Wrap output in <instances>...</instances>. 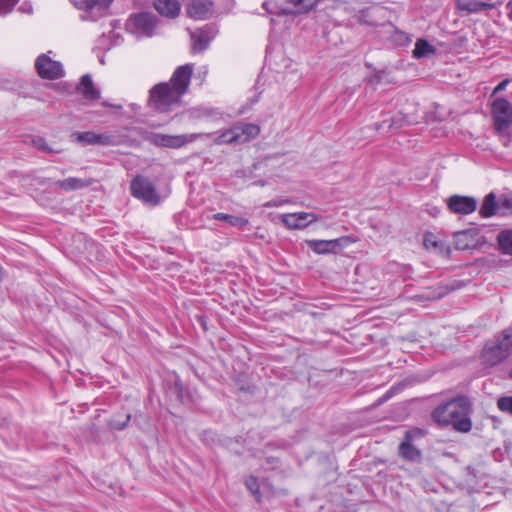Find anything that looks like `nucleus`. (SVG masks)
Wrapping results in <instances>:
<instances>
[{"instance_id":"obj_18","label":"nucleus","mask_w":512,"mask_h":512,"mask_svg":"<svg viewBox=\"0 0 512 512\" xmlns=\"http://www.w3.org/2000/svg\"><path fill=\"white\" fill-rule=\"evenodd\" d=\"M318 219L316 214L309 212L289 213L281 216L282 223L288 229H304Z\"/></svg>"},{"instance_id":"obj_37","label":"nucleus","mask_w":512,"mask_h":512,"mask_svg":"<svg viewBox=\"0 0 512 512\" xmlns=\"http://www.w3.org/2000/svg\"><path fill=\"white\" fill-rule=\"evenodd\" d=\"M18 1L19 0H0V15L11 12Z\"/></svg>"},{"instance_id":"obj_1","label":"nucleus","mask_w":512,"mask_h":512,"mask_svg":"<svg viewBox=\"0 0 512 512\" xmlns=\"http://www.w3.org/2000/svg\"><path fill=\"white\" fill-rule=\"evenodd\" d=\"M473 405L466 395H457L439 404L431 412V419L439 427H452L458 433H469L473 422Z\"/></svg>"},{"instance_id":"obj_31","label":"nucleus","mask_w":512,"mask_h":512,"mask_svg":"<svg viewBox=\"0 0 512 512\" xmlns=\"http://www.w3.org/2000/svg\"><path fill=\"white\" fill-rule=\"evenodd\" d=\"M235 134L236 133L234 132V128L232 126L230 129H227L226 131H224L221 134H219L215 138L214 142L217 145L237 144V142H239V139L237 138V136Z\"/></svg>"},{"instance_id":"obj_44","label":"nucleus","mask_w":512,"mask_h":512,"mask_svg":"<svg viewBox=\"0 0 512 512\" xmlns=\"http://www.w3.org/2000/svg\"><path fill=\"white\" fill-rule=\"evenodd\" d=\"M398 36H399L398 41H399L400 43H402V44H404V43H408V42H410V41H411V40H410V38H409V36H408V35H406L405 33H402V32H401V33H399V35H398Z\"/></svg>"},{"instance_id":"obj_3","label":"nucleus","mask_w":512,"mask_h":512,"mask_svg":"<svg viewBox=\"0 0 512 512\" xmlns=\"http://www.w3.org/2000/svg\"><path fill=\"white\" fill-rule=\"evenodd\" d=\"M181 96L171 88L170 83L161 82L154 85L149 91L148 105L153 110L165 113L181 102Z\"/></svg>"},{"instance_id":"obj_48","label":"nucleus","mask_w":512,"mask_h":512,"mask_svg":"<svg viewBox=\"0 0 512 512\" xmlns=\"http://www.w3.org/2000/svg\"><path fill=\"white\" fill-rule=\"evenodd\" d=\"M285 201H273V202H269L266 204L267 207H273V206H278L282 203H284Z\"/></svg>"},{"instance_id":"obj_30","label":"nucleus","mask_w":512,"mask_h":512,"mask_svg":"<svg viewBox=\"0 0 512 512\" xmlns=\"http://www.w3.org/2000/svg\"><path fill=\"white\" fill-rule=\"evenodd\" d=\"M244 484L246 488L253 494L257 502H261L262 495L257 477L249 475L245 478Z\"/></svg>"},{"instance_id":"obj_14","label":"nucleus","mask_w":512,"mask_h":512,"mask_svg":"<svg viewBox=\"0 0 512 512\" xmlns=\"http://www.w3.org/2000/svg\"><path fill=\"white\" fill-rule=\"evenodd\" d=\"M216 34V27L208 24L193 31L190 34L192 41V51L194 53H201L205 51L208 48L210 42L215 38Z\"/></svg>"},{"instance_id":"obj_4","label":"nucleus","mask_w":512,"mask_h":512,"mask_svg":"<svg viewBox=\"0 0 512 512\" xmlns=\"http://www.w3.org/2000/svg\"><path fill=\"white\" fill-rule=\"evenodd\" d=\"M427 435V430L414 427L404 433V437L398 446V455L405 461L421 463L423 460L422 451L413 442Z\"/></svg>"},{"instance_id":"obj_27","label":"nucleus","mask_w":512,"mask_h":512,"mask_svg":"<svg viewBox=\"0 0 512 512\" xmlns=\"http://www.w3.org/2000/svg\"><path fill=\"white\" fill-rule=\"evenodd\" d=\"M436 53L435 47L430 44L426 39H417L412 56L416 59L426 58Z\"/></svg>"},{"instance_id":"obj_15","label":"nucleus","mask_w":512,"mask_h":512,"mask_svg":"<svg viewBox=\"0 0 512 512\" xmlns=\"http://www.w3.org/2000/svg\"><path fill=\"white\" fill-rule=\"evenodd\" d=\"M446 205L454 214L468 215L477 209V200L472 196L454 194L446 199Z\"/></svg>"},{"instance_id":"obj_40","label":"nucleus","mask_w":512,"mask_h":512,"mask_svg":"<svg viewBox=\"0 0 512 512\" xmlns=\"http://www.w3.org/2000/svg\"><path fill=\"white\" fill-rule=\"evenodd\" d=\"M510 83V79L506 78L504 80H502L495 88L494 90L492 91V95L491 96H494L502 91H504L507 87V85Z\"/></svg>"},{"instance_id":"obj_2","label":"nucleus","mask_w":512,"mask_h":512,"mask_svg":"<svg viewBox=\"0 0 512 512\" xmlns=\"http://www.w3.org/2000/svg\"><path fill=\"white\" fill-rule=\"evenodd\" d=\"M320 0H266L262 8L270 15L292 16L308 14Z\"/></svg>"},{"instance_id":"obj_9","label":"nucleus","mask_w":512,"mask_h":512,"mask_svg":"<svg viewBox=\"0 0 512 512\" xmlns=\"http://www.w3.org/2000/svg\"><path fill=\"white\" fill-rule=\"evenodd\" d=\"M158 18L150 12H140L130 16L128 24L134 32L142 36L151 37L157 26Z\"/></svg>"},{"instance_id":"obj_25","label":"nucleus","mask_w":512,"mask_h":512,"mask_svg":"<svg viewBox=\"0 0 512 512\" xmlns=\"http://www.w3.org/2000/svg\"><path fill=\"white\" fill-rule=\"evenodd\" d=\"M499 211V205L496 201V195L490 192L484 197V200L480 206L479 214L483 218H489L496 215Z\"/></svg>"},{"instance_id":"obj_39","label":"nucleus","mask_w":512,"mask_h":512,"mask_svg":"<svg viewBox=\"0 0 512 512\" xmlns=\"http://www.w3.org/2000/svg\"><path fill=\"white\" fill-rule=\"evenodd\" d=\"M500 344L507 346V351L509 352L512 348V333L509 330H504L502 336L496 340Z\"/></svg>"},{"instance_id":"obj_32","label":"nucleus","mask_w":512,"mask_h":512,"mask_svg":"<svg viewBox=\"0 0 512 512\" xmlns=\"http://www.w3.org/2000/svg\"><path fill=\"white\" fill-rule=\"evenodd\" d=\"M170 391L173 395H175L178 401H180L181 403H185L186 391L182 381L179 378H177L170 386Z\"/></svg>"},{"instance_id":"obj_6","label":"nucleus","mask_w":512,"mask_h":512,"mask_svg":"<svg viewBox=\"0 0 512 512\" xmlns=\"http://www.w3.org/2000/svg\"><path fill=\"white\" fill-rule=\"evenodd\" d=\"M491 117L495 132L504 133L512 125V104L506 98H496L491 104Z\"/></svg>"},{"instance_id":"obj_19","label":"nucleus","mask_w":512,"mask_h":512,"mask_svg":"<svg viewBox=\"0 0 512 512\" xmlns=\"http://www.w3.org/2000/svg\"><path fill=\"white\" fill-rule=\"evenodd\" d=\"M213 7L212 0H190L186 12L190 18L204 20L212 16Z\"/></svg>"},{"instance_id":"obj_49","label":"nucleus","mask_w":512,"mask_h":512,"mask_svg":"<svg viewBox=\"0 0 512 512\" xmlns=\"http://www.w3.org/2000/svg\"><path fill=\"white\" fill-rule=\"evenodd\" d=\"M202 115L210 116V115H212V110H210V109H205V110L203 111Z\"/></svg>"},{"instance_id":"obj_35","label":"nucleus","mask_w":512,"mask_h":512,"mask_svg":"<svg viewBox=\"0 0 512 512\" xmlns=\"http://www.w3.org/2000/svg\"><path fill=\"white\" fill-rule=\"evenodd\" d=\"M497 407L501 412L512 415V396H502L497 400Z\"/></svg>"},{"instance_id":"obj_38","label":"nucleus","mask_w":512,"mask_h":512,"mask_svg":"<svg viewBox=\"0 0 512 512\" xmlns=\"http://www.w3.org/2000/svg\"><path fill=\"white\" fill-rule=\"evenodd\" d=\"M498 205L499 210L512 211V195H502Z\"/></svg>"},{"instance_id":"obj_23","label":"nucleus","mask_w":512,"mask_h":512,"mask_svg":"<svg viewBox=\"0 0 512 512\" xmlns=\"http://www.w3.org/2000/svg\"><path fill=\"white\" fill-rule=\"evenodd\" d=\"M77 91L88 100L100 99V90L94 86L92 78L89 74H85L81 77L79 84L77 85Z\"/></svg>"},{"instance_id":"obj_43","label":"nucleus","mask_w":512,"mask_h":512,"mask_svg":"<svg viewBox=\"0 0 512 512\" xmlns=\"http://www.w3.org/2000/svg\"><path fill=\"white\" fill-rule=\"evenodd\" d=\"M197 320L200 323V325L202 326L203 330L207 331L208 328H207L206 317L204 315H200L197 317Z\"/></svg>"},{"instance_id":"obj_24","label":"nucleus","mask_w":512,"mask_h":512,"mask_svg":"<svg viewBox=\"0 0 512 512\" xmlns=\"http://www.w3.org/2000/svg\"><path fill=\"white\" fill-rule=\"evenodd\" d=\"M93 183V179H82L77 177H69L63 180H58L56 185L65 191H74L86 188Z\"/></svg>"},{"instance_id":"obj_47","label":"nucleus","mask_w":512,"mask_h":512,"mask_svg":"<svg viewBox=\"0 0 512 512\" xmlns=\"http://www.w3.org/2000/svg\"><path fill=\"white\" fill-rule=\"evenodd\" d=\"M278 462H279L278 458H275V457H267L266 458V463L267 464H271L272 465V464H275V463H278Z\"/></svg>"},{"instance_id":"obj_42","label":"nucleus","mask_w":512,"mask_h":512,"mask_svg":"<svg viewBox=\"0 0 512 512\" xmlns=\"http://www.w3.org/2000/svg\"><path fill=\"white\" fill-rule=\"evenodd\" d=\"M393 395V388L388 390L382 397H380L378 400H377V405H380L382 403H384L385 401H387L388 399H390V397Z\"/></svg>"},{"instance_id":"obj_28","label":"nucleus","mask_w":512,"mask_h":512,"mask_svg":"<svg viewBox=\"0 0 512 512\" xmlns=\"http://www.w3.org/2000/svg\"><path fill=\"white\" fill-rule=\"evenodd\" d=\"M497 243L503 254L512 256V229L500 231L497 235Z\"/></svg>"},{"instance_id":"obj_22","label":"nucleus","mask_w":512,"mask_h":512,"mask_svg":"<svg viewBox=\"0 0 512 512\" xmlns=\"http://www.w3.org/2000/svg\"><path fill=\"white\" fill-rule=\"evenodd\" d=\"M153 6L160 15L168 18H176L181 10L178 0H155Z\"/></svg>"},{"instance_id":"obj_50","label":"nucleus","mask_w":512,"mask_h":512,"mask_svg":"<svg viewBox=\"0 0 512 512\" xmlns=\"http://www.w3.org/2000/svg\"><path fill=\"white\" fill-rule=\"evenodd\" d=\"M509 378L512 379V369L509 371Z\"/></svg>"},{"instance_id":"obj_26","label":"nucleus","mask_w":512,"mask_h":512,"mask_svg":"<svg viewBox=\"0 0 512 512\" xmlns=\"http://www.w3.org/2000/svg\"><path fill=\"white\" fill-rule=\"evenodd\" d=\"M423 243L427 249L438 250L442 255H450L451 250L449 245L441 240H437L436 236L431 232L425 234Z\"/></svg>"},{"instance_id":"obj_7","label":"nucleus","mask_w":512,"mask_h":512,"mask_svg":"<svg viewBox=\"0 0 512 512\" xmlns=\"http://www.w3.org/2000/svg\"><path fill=\"white\" fill-rule=\"evenodd\" d=\"M131 194L143 202L150 205H158L160 196L156 191L154 184L146 177L138 175L131 181Z\"/></svg>"},{"instance_id":"obj_45","label":"nucleus","mask_w":512,"mask_h":512,"mask_svg":"<svg viewBox=\"0 0 512 512\" xmlns=\"http://www.w3.org/2000/svg\"><path fill=\"white\" fill-rule=\"evenodd\" d=\"M507 17L510 21H512V0H509L506 4Z\"/></svg>"},{"instance_id":"obj_5","label":"nucleus","mask_w":512,"mask_h":512,"mask_svg":"<svg viewBox=\"0 0 512 512\" xmlns=\"http://www.w3.org/2000/svg\"><path fill=\"white\" fill-rule=\"evenodd\" d=\"M211 133H192L180 135H168L162 133H150L146 140L157 147L178 149L201 137H210Z\"/></svg>"},{"instance_id":"obj_11","label":"nucleus","mask_w":512,"mask_h":512,"mask_svg":"<svg viewBox=\"0 0 512 512\" xmlns=\"http://www.w3.org/2000/svg\"><path fill=\"white\" fill-rule=\"evenodd\" d=\"M348 243V237H340L332 240H306L308 248L319 255L336 254Z\"/></svg>"},{"instance_id":"obj_16","label":"nucleus","mask_w":512,"mask_h":512,"mask_svg":"<svg viewBox=\"0 0 512 512\" xmlns=\"http://www.w3.org/2000/svg\"><path fill=\"white\" fill-rule=\"evenodd\" d=\"M453 239L457 250H471L482 244L479 231L475 228L457 231L453 234Z\"/></svg>"},{"instance_id":"obj_46","label":"nucleus","mask_w":512,"mask_h":512,"mask_svg":"<svg viewBox=\"0 0 512 512\" xmlns=\"http://www.w3.org/2000/svg\"><path fill=\"white\" fill-rule=\"evenodd\" d=\"M102 105L104 107H113V108H116V109H122V105H113V104H110L109 102L107 101H103L102 102Z\"/></svg>"},{"instance_id":"obj_17","label":"nucleus","mask_w":512,"mask_h":512,"mask_svg":"<svg viewBox=\"0 0 512 512\" xmlns=\"http://www.w3.org/2000/svg\"><path fill=\"white\" fill-rule=\"evenodd\" d=\"M78 9L85 10L92 20L102 17L113 0H71Z\"/></svg>"},{"instance_id":"obj_29","label":"nucleus","mask_w":512,"mask_h":512,"mask_svg":"<svg viewBox=\"0 0 512 512\" xmlns=\"http://www.w3.org/2000/svg\"><path fill=\"white\" fill-rule=\"evenodd\" d=\"M213 220L224 221L233 227H245L249 224V220L244 217L234 216L226 213H216L212 216Z\"/></svg>"},{"instance_id":"obj_36","label":"nucleus","mask_w":512,"mask_h":512,"mask_svg":"<svg viewBox=\"0 0 512 512\" xmlns=\"http://www.w3.org/2000/svg\"><path fill=\"white\" fill-rule=\"evenodd\" d=\"M387 121H389L388 131H397L404 126L405 118L398 114L395 116H390L387 118Z\"/></svg>"},{"instance_id":"obj_41","label":"nucleus","mask_w":512,"mask_h":512,"mask_svg":"<svg viewBox=\"0 0 512 512\" xmlns=\"http://www.w3.org/2000/svg\"><path fill=\"white\" fill-rule=\"evenodd\" d=\"M388 124H389V121H387V118L382 120L381 122H377L374 124V129L376 131H382V130H386L387 132L388 131Z\"/></svg>"},{"instance_id":"obj_13","label":"nucleus","mask_w":512,"mask_h":512,"mask_svg":"<svg viewBox=\"0 0 512 512\" xmlns=\"http://www.w3.org/2000/svg\"><path fill=\"white\" fill-rule=\"evenodd\" d=\"M508 356L507 346L495 341L485 344L481 359L485 365L493 367L503 362Z\"/></svg>"},{"instance_id":"obj_20","label":"nucleus","mask_w":512,"mask_h":512,"mask_svg":"<svg viewBox=\"0 0 512 512\" xmlns=\"http://www.w3.org/2000/svg\"><path fill=\"white\" fill-rule=\"evenodd\" d=\"M235 135L239 139L237 144H243L255 139L260 133V127L253 123L237 122L233 125Z\"/></svg>"},{"instance_id":"obj_12","label":"nucleus","mask_w":512,"mask_h":512,"mask_svg":"<svg viewBox=\"0 0 512 512\" xmlns=\"http://www.w3.org/2000/svg\"><path fill=\"white\" fill-rule=\"evenodd\" d=\"M192 74L193 64L188 63L181 65L176 68L168 83H170L171 88L176 92V94L182 97L189 89Z\"/></svg>"},{"instance_id":"obj_10","label":"nucleus","mask_w":512,"mask_h":512,"mask_svg":"<svg viewBox=\"0 0 512 512\" xmlns=\"http://www.w3.org/2000/svg\"><path fill=\"white\" fill-rule=\"evenodd\" d=\"M71 139L82 146H113L117 144L115 136L108 133H96L93 131L73 132L71 134Z\"/></svg>"},{"instance_id":"obj_34","label":"nucleus","mask_w":512,"mask_h":512,"mask_svg":"<svg viewBox=\"0 0 512 512\" xmlns=\"http://www.w3.org/2000/svg\"><path fill=\"white\" fill-rule=\"evenodd\" d=\"M130 419L131 415L129 413L125 414L122 419L118 416H113L109 420V426L115 430H123L128 426Z\"/></svg>"},{"instance_id":"obj_8","label":"nucleus","mask_w":512,"mask_h":512,"mask_svg":"<svg viewBox=\"0 0 512 512\" xmlns=\"http://www.w3.org/2000/svg\"><path fill=\"white\" fill-rule=\"evenodd\" d=\"M35 68L42 79L56 80L64 75L62 64L59 61L52 60L47 54H41L37 57Z\"/></svg>"},{"instance_id":"obj_21","label":"nucleus","mask_w":512,"mask_h":512,"mask_svg":"<svg viewBox=\"0 0 512 512\" xmlns=\"http://www.w3.org/2000/svg\"><path fill=\"white\" fill-rule=\"evenodd\" d=\"M456 8L466 13H478L485 10L495 8L494 3L484 2L481 0H455Z\"/></svg>"},{"instance_id":"obj_33","label":"nucleus","mask_w":512,"mask_h":512,"mask_svg":"<svg viewBox=\"0 0 512 512\" xmlns=\"http://www.w3.org/2000/svg\"><path fill=\"white\" fill-rule=\"evenodd\" d=\"M31 143L38 150H40V151H42L44 153H47V154H52V153H58L59 152L58 150H55V149L51 148L47 144L46 139L41 137V136L32 137Z\"/></svg>"}]
</instances>
